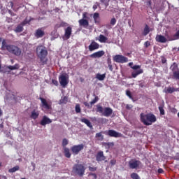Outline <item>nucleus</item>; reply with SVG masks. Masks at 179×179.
<instances>
[{
    "instance_id": "f257e3e1",
    "label": "nucleus",
    "mask_w": 179,
    "mask_h": 179,
    "mask_svg": "<svg viewBox=\"0 0 179 179\" xmlns=\"http://www.w3.org/2000/svg\"><path fill=\"white\" fill-rule=\"evenodd\" d=\"M1 50L3 51L7 50L10 54H13L16 57L22 55V49L15 45H8L6 40H3Z\"/></svg>"
},
{
    "instance_id": "f03ea898",
    "label": "nucleus",
    "mask_w": 179,
    "mask_h": 179,
    "mask_svg": "<svg viewBox=\"0 0 179 179\" xmlns=\"http://www.w3.org/2000/svg\"><path fill=\"white\" fill-rule=\"evenodd\" d=\"M36 54L38 58L41 59V65H47V61H48V59H47V55L48 52L47 51L45 47L43 45L38 46L36 48Z\"/></svg>"
},
{
    "instance_id": "7ed1b4c3",
    "label": "nucleus",
    "mask_w": 179,
    "mask_h": 179,
    "mask_svg": "<svg viewBox=\"0 0 179 179\" xmlns=\"http://www.w3.org/2000/svg\"><path fill=\"white\" fill-rule=\"evenodd\" d=\"M141 122L144 124V125H152L153 122H156V116L152 113L141 114Z\"/></svg>"
},
{
    "instance_id": "20e7f679",
    "label": "nucleus",
    "mask_w": 179,
    "mask_h": 179,
    "mask_svg": "<svg viewBox=\"0 0 179 179\" xmlns=\"http://www.w3.org/2000/svg\"><path fill=\"white\" fill-rule=\"evenodd\" d=\"M96 108L98 113H101L103 117H110L113 114V109L111 108L106 107L103 108L101 106L97 105Z\"/></svg>"
},
{
    "instance_id": "39448f33",
    "label": "nucleus",
    "mask_w": 179,
    "mask_h": 179,
    "mask_svg": "<svg viewBox=\"0 0 179 179\" xmlns=\"http://www.w3.org/2000/svg\"><path fill=\"white\" fill-rule=\"evenodd\" d=\"M85 170H86V169H85V166L82 164H76L73 168L74 173L80 177L85 174Z\"/></svg>"
},
{
    "instance_id": "423d86ee",
    "label": "nucleus",
    "mask_w": 179,
    "mask_h": 179,
    "mask_svg": "<svg viewBox=\"0 0 179 179\" xmlns=\"http://www.w3.org/2000/svg\"><path fill=\"white\" fill-rule=\"evenodd\" d=\"M59 82L62 87H65L69 83V76L66 73L62 74L59 77Z\"/></svg>"
},
{
    "instance_id": "0eeeda50",
    "label": "nucleus",
    "mask_w": 179,
    "mask_h": 179,
    "mask_svg": "<svg viewBox=\"0 0 179 179\" xmlns=\"http://www.w3.org/2000/svg\"><path fill=\"white\" fill-rule=\"evenodd\" d=\"M141 165L142 162H141V161L139 160H137L136 159H132L130 161H129V169H139V167H141Z\"/></svg>"
},
{
    "instance_id": "6e6552de",
    "label": "nucleus",
    "mask_w": 179,
    "mask_h": 179,
    "mask_svg": "<svg viewBox=\"0 0 179 179\" xmlns=\"http://www.w3.org/2000/svg\"><path fill=\"white\" fill-rule=\"evenodd\" d=\"M42 110H51L52 103L50 101H47L45 99L41 97Z\"/></svg>"
},
{
    "instance_id": "1a4fd4ad",
    "label": "nucleus",
    "mask_w": 179,
    "mask_h": 179,
    "mask_svg": "<svg viewBox=\"0 0 179 179\" xmlns=\"http://www.w3.org/2000/svg\"><path fill=\"white\" fill-rule=\"evenodd\" d=\"M113 61L120 64H125V62H128V58L121 55H117L114 56Z\"/></svg>"
},
{
    "instance_id": "9d476101",
    "label": "nucleus",
    "mask_w": 179,
    "mask_h": 179,
    "mask_svg": "<svg viewBox=\"0 0 179 179\" xmlns=\"http://www.w3.org/2000/svg\"><path fill=\"white\" fill-rule=\"evenodd\" d=\"M71 152L73 153V155H79V152L81 150H83L85 149V145L83 144H80L77 145H73L71 147Z\"/></svg>"
},
{
    "instance_id": "9b49d317",
    "label": "nucleus",
    "mask_w": 179,
    "mask_h": 179,
    "mask_svg": "<svg viewBox=\"0 0 179 179\" xmlns=\"http://www.w3.org/2000/svg\"><path fill=\"white\" fill-rule=\"evenodd\" d=\"M106 135H108V136L111 138H122V136H124L122 134L115 131V130H108Z\"/></svg>"
},
{
    "instance_id": "f8f14e48",
    "label": "nucleus",
    "mask_w": 179,
    "mask_h": 179,
    "mask_svg": "<svg viewBox=\"0 0 179 179\" xmlns=\"http://www.w3.org/2000/svg\"><path fill=\"white\" fill-rule=\"evenodd\" d=\"M27 23H30V20H27V18H26L20 24L17 25L14 31L15 33H22L23 31V27L24 24H27Z\"/></svg>"
},
{
    "instance_id": "ddd939ff",
    "label": "nucleus",
    "mask_w": 179,
    "mask_h": 179,
    "mask_svg": "<svg viewBox=\"0 0 179 179\" xmlns=\"http://www.w3.org/2000/svg\"><path fill=\"white\" fill-rule=\"evenodd\" d=\"M71 36H72V27H68L64 29V35L63 38L64 40H69V38H71Z\"/></svg>"
},
{
    "instance_id": "4468645a",
    "label": "nucleus",
    "mask_w": 179,
    "mask_h": 179,
    "mask_svg": "<svg viewBox=\"0 0 179 179\" xmlns=\"http://www.w3.org/2000/svg\"><path fill=\"white\" fill-rule=\"evenodd\" d=\"M88 48L90 51H94L100 48V45L97 43L96 41H92L91 43L88 46Z\"/></svg>"
},
{
    "instance_id": "2eb2a0df",
    "label": "nucleus",
    "mask_w": 179,
    "mask_h": 179,
    "mask_svg": "<svg viewBox=\"0 0 179 179\" xmlns=\"http://www.w3.org/2000/svg\"><path fill=\"white\" fill-rule=\"evenodd\" d=\"M45 34V32L44 31V29L39 28L36 30L34 33V36L36 38H41Z\"/></svg>"
},
{
    "instance_id": "dca6fc26",
    "label": "nucleus",
    "mask_w": 179,
    "mask_h": 179,
    "mask_svg": "<svg viewBox=\"0 0 179 179\" xmlns=\"http://www.w3.org/2000/svg\"><path fill=\"white\" fill-rule=\"evenodd\" d=\"M104 54H106V52H104V50H99L98 52H96L92 55H90V58H101V57H103V55H104Z\"/></svg>"
},
{
    "instance_id": "f3484780",
    "label": "nucleus",
    "mask_w": 179,
    "mask_h": 179,
    "mask_svg": "<svg viewBox=\"0 0 179 179\" xmlns=\"http://www.w3.org/2000/svg\"><path fill=\"white\" fill-rule=\"evenodd\" d=\"M79 25L84 29H87L89 27V21L85 19H80L78 21Z\"/></svg>"
},
{
    "instance_id": "a211bd4d",
    "label": "nucleus",
    "mask_w": 179,
    "mask_h": 179,
    "mask_svg": "<svg viewBox=\"0 0 179 179\" xmlns=\"http://www.w3.org/2000/svg\"><path fill=\"white\" fill-rule=\"evenodd\" d=\"M96 162H103L106 159L103 151H99L96 156Z\"/></svg>"
},
{
    "instance_id": "6ab92c4d",
    "label": "nucleus",
    "mask_w": 179,
    "mask_h": 179,
    "mask_svg": "<svg viewBox=\"0 0 179 179\" xmlns=\"http://www.w3.org/2000/svg\"><path fill=\"white\" fill-rule=\"evenodd\" d=\"M52 121L51 119L48 118L47 116H43L41 121V125H43V127L47 125V124H51Z\"/></svg>"
},
{
    "instance_id": "aec40b11",
    "label": "nucleus",
    "mask_w": 179,
    "mask_h": 179,
    "mask_svg": "<svg viewBox=\"0 0 179 179\" xmlns=\"http://www.w3.org/2000/svg\"><path fill=\"white\" fill-rule=\"evenodd\" d=\"M155 40L157 43H167V38L163 35H157Z\"/></svg>"
},
{
    "instance_id": "412c9836",
    "label": "nucleus",
    "mask_w": 179,
    "mask_h": 179,
    "mask_svg": "<svg viewBox=\"0 0 179 179\" xmlns=\"http://www.w3.org/2000/svg\"><path fill=\"white\" fill-rule=\"evenodd\" d=\"M95 40H98L99 43H107V41H108V38H107L103 34H100L98 38L96 37L95 38Z\"/></svg>"
},
{
    "instance_id": "4be33fe9",
    "label": "nucleus",
    "mask_w": 179,
    "mask_h": 179,
    "mask_svg": "<svg viewBox=\"0 0 179 179\" xmlns=\"http://www.w3.org/2000/svg\"><path fill=\"white\" fill-rule=\"evenodd\" d=\"M174 40H179V30L174 35L168 36V41H174Z\"/></svg>"
},
{
    "instance_id": "5701e85b",
    "label": "nucleus",
    "mask_w": 179,
    "mask_h": 179,
    "mask_svg": "<svg viewBox=\"0 0 179 179\" xmlns=\"http://www.w3.org/2000/svg\"><path fill=\"white\" fill-rule=\"evenodd\" d=\"M174 92H178V89L171 87H168L165 88V93H169V94H171V93H174Z\"/></svg>"
},
{
    "instance_id": "b1692460",
    "label": "nucleus",
    "mask_w": 179,
    "mask_h": 179,
    "mask_svg": "<svg viewBox=\"0 0 179 179\" xmlns=\"http://www.w3.org/2000/svg\"><path fill=\"white\" fill-rule=\"evenodd\" d=\"M38 115H40V112L38 110H33L31 113V118L33 120H37L38 118Z\"/></svg>"
},
{
    "instance_id": "393cba45",
    "label": "nucleus",
    "mask_w": 179,
    "mask_h": 179,
    "mask_svg": "<svg viewBox=\"0 0 179 179\" xmlns=\"http://www.w3.org/2000/svg\"><path fill=\"white\" fill-rule=\"evenodd\" d=\"M143 72V69H139L137 71H134L131 73V76L132 78H136V76H138V75H141V73H142Z\"/></svg>"
},
{
    "instance_id": "a878e982",
    "label": "nucleus",
    "mask_w": 179,
    "mask_h": 179,
    "mask_svg": "<svg viewBox=\"0 0 179 179\" xmlns=\"http://www.w3.org/2000/svg\"><path fill=\"white\" fill-rule=\"evenodd\" d=\"M93 19L94 20V23H100V14H99V13H94L93 15Z\"/></svg>"
},
{
    "instance_id": "bb28decb",
    "label": "nucleus",
    "mask_w": 179,
    "mask_h": 179,
    "mask_svg": "<svg viewBox=\"0 0 179 179\" xmlns=\"http://www.w3.org/2000/svg\"><path fill=\"white\" fill-rule=\"evenodd\" d=\"M81 122H84V124H86L92 129L93 128V126L92 125V123L90 122V120L86 119V118H83L81 119Z\"/></svg>"
},
{
    "instance_id": "cd10ccee",
    "label": "nucleus",
    "mask_w": 179,
    "mask_h": 179,
    "mask_svg": "<svg viewBox=\"0 0 179 179\" xmlns=\"http://www.w3.org/2000/svg\"><path fill=\"white\" fill-rule=\"evenodd\" d=\"M96 79H97L98 80H101V81L104 80V79H106V73H104V74L96 73Z\"/></svg>"
},
{
    "instance_id": "c85d7f7f",
    "label": "nucleus",
    "mask_w": 179,
    "mask_h": 179,
    "mask_svg": "<svg viewBox=\"0 0 179 179\" xmlns=\"http://www.w3.org/2000/svg\"><path fill=\"white\" fill-rule=\"evenodd\" d=\"M93 16V14H89L88 13H83V18L85 20H89V19H90V17H92Z\"/></svg>"
},
{
    "instance_id": "c756f323",
    "label": "nucleus",
    "mask_w": 179,
    "mask_h": 179,
    "mask_svg": "<svg viewBox=\"0 0 179 179\" xmlns=\"http://www.w3.org/2000/svg\"><path fill=\"white\" fill-rule=\"evenodd\" d=\"M64 156H66L67 159L71 158V152H69V148L64 147Z\"/></svg>"
},
{
    "instance_id": "7c9ffc66",
    "label": "nucleus",
    "mask_w": 179,
    "mask_h": 179,
    "mask_svg": "<svg viewBox=\"0 0 179 179\" xmlns=\"http://www.w3.org/2000/svg\"><path fill=\"white\" fill-rule=\"evenodd\" d=\"M66 103H68V97L62 96L59 102V104H66Z\"/></svg>"
},
{
    "instance_id": "2f4dec72",
    "label": "nucleus",
    "mask_w": 179,
    "mask_h": 179,
    "mask_svg": "<svg viewBox=\"0 0 179 179\" xmlns=\"http://www.w3.org/2000/svg\"><path fill=\"white\" fill-rule=\"evenodd\" d=\"M171 69L173 71V73H174V72H177L178 71H179L178 66L176 63L173 64V65L171 66Z\"/></svg>"
},
{
    "instance_id": "473e14b6",
    "label": "nucleus",
    "mask_w": 179,
    "mask_h": 179,
    "mask_svg": "<svg viewBox=\"0 0 179 179\" xmlns=\"http://www.w3.org/2000/svg\"><path fill=\"white\" fill-rule=\"evenodd\" d=\"M95 138H96L98 141H103V139H104V136H103L101 133H96Z\"/></svg>"
},
{
    "instance_id": "72a5a7b5",
    "label": "nucleus",
    "mask_w": 179,
    "mask_h": 179,
    "mask_svg": "<svg viewBox=\"0 0 179 179\" xmlns=\"http://www.w3.org/2000/svg\"><path fill=\"white\" fill-rule=\"evenodd\" d=\"M8 69L10 71H15V69H19V64H16L14 66H8Z\"/></svg>"
},
{
    "instance_id": "f704fd0d",
    "label": "nucleus",
    "mask_w": 179,
    "mask_h": 179,
    "mask_svg": "<svg viewBox=\"0 0 179 179\" xmlns=\"http://www.w3.org/2000/svg\"><path fill=\"white\" fill-rule=\"evenodd\" d=\"M150 31L149 30V26L146 25L144 28L143 36H148Z\"/></svg>"
},
{
    "instance_id": "c9c22d12",
    "label": "nucleus",
    "mask_w": 179,
    "mask_h": 179,
    "mask_svg": "<svg viewBox=\"0 0 179 179\" xmlns=\"http://www.w3.org/2000/svg\"><path fill=\"white\" fill-rule=\"evenodd\" d=\"M108 66L110 69V71H111V72H113V64H111V59H108Z\"/></svg>"
},
{
    "instance_id": "e433bc0d",
    "label": "nucleus",
    "mask_w": 179,
    "mask_h": 179,
    "mask_svg": "<svg viewBox=\"0 0 179 179\" xmlns=\"http://www.w3.org/2000/svg\"><path fill=\"white\" fill-rule=\"evenodd\" d=\"M17 170H19V166H16L12 169H10L8 171L9 173H15L17 171Z\"/></svg>"
},
{
    "instance_id": "4c0bfd02",
    "label": "nucleus",
    "mask_w": 179,
    "mask_h": 179,
    "mask_svg": "<svg viewBox=\"0 0 179 179\" xmlns=\"http://www.w3.org/2000/svg\"><path fill=\"white\" fill-rule=\"evenodd\" d=\"M131 177L132 179H141V178L139 177V175H138V173H131Z\"/></svg>"
},
{
    "instance_id": "58836bf2",
    "label": "nucleus",
    "mask_w": 179,
    "mask_h": 179,
    "mask_svg": "<svg viewBox=\"0 0 179 179\" xmlns=\"http://www.w3.org/2000/svg\"><path fill=\"white\" fill-rule=\"evenodd\" d=\"M126 95L128 96V97L129 99H131V100H132L133 101H135V100H134V97H132V94H131V91L127 90L126 91Z\"/></svg>"
},
{
    "instance_id": "ea45409f",
    "label": "nucleus",
    "mask_w": 179,
    "mask_h": 179,
    "mask_svg": "<svg viewBox=\"0 0 179 179\" xmlns=\"http://www.w3.org/2000/svg\"><path fill=\"white\" fill-rule=\"evenodd\" d=\"M75 110H76V113H77V114L79 113H80L81 109H80V105H79V103H77V104L76 105Z\"/></svg>"
},
{
    "instance_id": "a19ab883",
    "label": "nucleus",
    "mask_w": 179,
    "mask_h": 179,
    "mask_svg": "<svg viewBox=\"0 0 179 179\" xmlns=\"http://www.w3.org/2000/svg\"><path fill=\"white\" fill-rule=\"evenodd\" d=\"M173 73V78L174 79H177L179 80V70L178 71H175Z\"/></svg>"
},
{
    "instance_id": "79ce46f5",
    "label": "nucleus",
    "mask_w": 179,
    "mask_h": 179,
    "mask_svg": "<svg viewBox=\"0 0 179 179\" xmlns=\"http://www.w3.org/2000/svg\"><path fill=\"white\" fill-rule=\"evenodd\" d=\"M67 26H69L68 23L65 22H62L61 23H59V27H66Z\"/></svg>"
},
{
    "instance_id": "37998d69",
    "label": "nucleus",
    "mask_w": 179,
    "mask_h": 179,
    "mask_svg": "<svg viewBox=\"0 0 179 179\" xmlns=\"http://www.w3.org/2000/svg\"><path fill=\"white\" fill-rule=\"evenodd\" d=\"M99 101V96H95V98L90 102L91 106H93V104H96Z\"/></svg>"
},
{
    "instance_id": "c03bdc74",
    "label": "nucleus",
    "mask_w": 179,
    "mask_h": 179,
    "mask_svg": "<svg viewBox=\"0 0 179 179\" xmlns=\"http://www.w3.org/2000/svg\"><path fill=\"white\" fill-rule=\"evenodd\" d=\"M159 110L160 112L161 115H164V109L163 108V106H159Z\"/></svg>"
},
{
    "instance_id": "a18cd8bd",
    "label": "nucleus",
    "mask_w": 179,
    "mask_h": 179,
    "mask_svg": "<svg viewBox=\"0 0 179 179\" xmlns=\"http://www.w3.org/2000/svg\"><path fill=\"white\" fill-rule=\"evenodd\" d=\"M66 145H68V139L64 138L62 141V146H64V148H65L66 146Z\"/></svg>"
},
{
    "instance_id": "49530a36",
    "label": "nucleus",
    "mask_w": 179,
    "mask_h": 179,
    "mask_svg": "<svg viewBox=\"0 0 179 179\" xmlns=\"http://www.w3.org/2000/svg\"><path fill=\"white\" fill-rule=\"evenodd\" d=\"M131 69H134V71L141 69V66H139V65L133 66H131Z\"/></svg>"
},
{
    "instance_id": "de8ad7c7",
    "label": "nucleus",
    "mask_w": 179,
    "mask_h": 179,
    "mask_svg": "<svg viewBox=\"0 0 179 179\" xmlns=\"http://www.w3.org/2000/svg\"><path fill=\"white\" fill-rule=\"evenodd\" d=\"M117 23V20L115 18H112L110 20V24L114 26Z\"/></svg>"
},
{
    "instance_id": "09e8293b",
    "label": "nucleus",
    "mask_w": 179,
    "mask_h": 179,
    "mask_svg": "<svg viewBox=\"0 0 179 179\" xmlns=\"http://www.w3.org/2000/svg\"><path fill=\"white\" fill-rule=\"evenodd\" d=\"M8 5H10V6L12 8V9H13L15 12H16V10H17V9L15 8V7H14V6H13V2L10 1V2L8 3Z\"/></svg>"
},
{
    "instance_id": "8fccbe9b",
    "label": "nucleus",
    "mask_w": 179,
    "mask_h": 179,
    "mask_svg": "<svg viewBox=\"0 0 179 179\" xmlns=\"http://www.w3.org/2000/svg\"><path fill=\"white\" fill-rule=\"evenodd\" d=\"M149 45H150V42H149V41L145 42L144 46L145 47V48H148V47H149Z\"/></svg>"
},
{
    "instance_id": "3c124183",
    "label": "nucleus",
    "mask_w": 179,
    "mask_h": 179,
    "mask_svg": "<svg viewBox=\"0 0 179 179\" xmlns=\"http://www.w3.org/2000/svg\"><path fill=\"white\" fill-rule=\"evenodd\" d=\"M98 6H99V3H95V4L93 6L94 10H96V9H97Z\"/></svg>"
},
{
    "instance_id": "603ef678",
    "label": "nucleus",
    "mask_w": 179,
    "mask_h": 179,
    "mask_svg": "<svg viewBox=\"0 0 179 179\" xmlns=\"http://www.w3.org/2000/svg\"><path fill=\"white\" fill-rule=\"evenodd\" d=\"M52 83L55 85V86H58V81L57 80H52Z\"/></svg>"
},
{
    "instance_id": "864d4df0",
    "label": "nucleus",
    "mask_w": 179,
    "mask_h": 179,
    "mask_svg": "<svg viewBox=\"0 0 179 179\" xmlns=\"http://www.w3.org/2000/svg\"><path fill=\"white\" fill-rule=\"evenodd\" d=\"M89 170L90 171H96V169L95 167L90 166Z\"/></svg>"
},
{
    "instance_id": "5fc2aeb1",
    "label": "nucleus",
    "mask_w": 179,
    "mask_h": 179,
    "mask_svg": "<svg viewBox=\"0 0 179 179\" xmlns=\"http://www.w3.org/2000/svg\"><path fill=\"white\" fill-rule=\"evenodd\" d=\"M8 13L10 15V16H16V14H15V13L12 12L10 10H8Z\"/></svg>"
},
{
    "instance_id": "6e6d98bb",
    "label": "nucleus",
    "mask_w": 179,
    "mask_h": 179,
    "mask_svg": "<svg viewBox=\"0 0 179 179\" xmlns=\"http://www.w3.org/2000/svg\"><path fill=\"white\" fill-rule=\"evenodd\" d=\"M100 1L102 3H104L106 5V6H108L107 4V0H100Z\"/></svg>"
},
{
    "instance_id": "4d7b16f0",
    "label": "nucleus",
    "mask_w": 179,
    "mask_h": 179,
    "mask_svg": "<svg viewBox=\"0 0 179 179\" xmlns=\"http://www.w3.org/2000/svg\"><path fill=\"white\" fill-rule=\"evenodd\" d=\"M115 163H116V161L115 159L110 160V164H112V166H114Z\"/></svg>"
},
{
    "instance_id": "13d9d810",
    "label": "nucleus",
    "mask_w": 179,
    "mask_h": 179,
    "mask_svg": "<svg viewBox=\"0 0 179 179\" xmlns=\"http://www.w3.org/2000/svg\"><path fill=\"white\" fill-rule=\"evenodd\" d=\"M126 108H127V110H131V108H132V105H127V106H126Z\"/></svg>"
},
{
    "instance_id": "bf43d9fd",
    "label": "nucleus",
    "mask_w": 179,
    "mask_h": 179,
    "mask_svg": "<svg viewBox=\"0 0 179 179\" xmlns=\"http://www.w3.org/2000/svg\"><path fill=\"white\" fill-rule=\"evenodd\" d=\"M84 105L85 106V107H90V104H89V103L87 102H84Z\"/></svg>"
},
{
    "instance_id": "052dcab7",
    "label": "nucleus",
    "mask_w": 179,
    "mask_h": 179,
    "mask_svg": "<svg viewBox=\"0 0 179 179\" xmlns=\"http://www.w3.org/2000/svg\"><path fill=\"white\" fill-rule=\"evenodd\" d=\"M91 176H92L94 179L97 178V175H96V173H91Z\"/></svg>"
},
{
    "instance_id": "680f3d73",
    "label": "nucleus",
    "mask_w": 179,
    "mask_h": 179,
    "mask_svg": "<svg viewBox=\"0 0 179 179\" xmlns=\"http://www.w3.org/2000/svg\"><path fill=\"white\" fill-rule=\"evenodd\" d=\"M158 173H159V174H162V173H163V169H158Z\"/></svg>"
},
{
    "instance_id": "e2e57ef3",
    "label": "nucleus",
    "mask_w": 179,
    "mask_h": 179,
    "mask_svg": "<svg viewBox=\"0 0 179 179\" xmlns=\"http://www.w3.org/2000/svg\"><path fill=\"white\" fill-rule=\"evenodd\" d=\"M59 27H59V24H57L55 26V29H59Z\"/></svg>"
},
{
    "instance_id": "0e129e2a",
    "label": "nucleus",
    "mask_w": 179,
    "mask_h": 179,
    "mask_svg": "<svg viewBox=\"0 0 179 179\" xmlns=\"http://www.w3.org/2000/svg\"><path fill=\"white\" fill-rule=\"evenodd\" d=\"M132 65H134V63H133V62H129V66H130L131 68H132V66H132Z\"/></svg>"
},
{
    "instance_id": "69168bd1",
    "label": "nucleus",
    "mask_w": 179,
    "mask_h": 179,
    "mask_svg": "<svg viewBox=\"0 0 179 179\" xmlns=\"http://www.w3.org/2000/svg\"><path fill=\"white\" fill-rule=\"evenodd\" d=\"M0 179H6V177L4 176H0Z\"/></svg>"
},
{
    "instance_id": "338daca9",
    "label": "nucleus",
    "mask_w": 179,
    "mask_h": 179,
    "mask_svg": "<svg viewBox=\"0 0 179 179\" xmlns=\"http://www.w3.org/2000/svg\"><path fill=\"white\" fill-rule=\"evenodd\" d=\"M172 113H177V109L176 108L172 109Z\"/></svg>"
},
{
    "instance_id": "774afa93",
    "label": "nucleus",
    "mask_w": 179,
    "mask_h": 179,
    "mask_svg": "<svg viewBox=\"0 0 179 179\" xmlns=\"http://www.w3.org/2000/svg\"><path fill=\"white\" fill-rule=\"evenodd\" d=\"M162 64H166V59H162Z\"/></svg>"
}]
</instances>
